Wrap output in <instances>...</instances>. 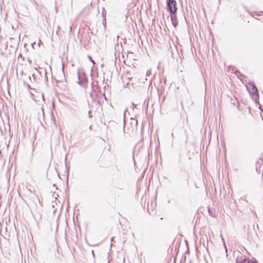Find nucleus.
Returning a JSON list of instances; mask_svg holds the SVG:
<instances>
[{"mask_svg": "<svg viewBox=\"0 0 263 263\" xmlns=\"http://www.w3.org/2000/svg\"><path fill=\"white\" fill-rule=\"evenodd\" d=\"M127 110L126 109L125 110H124V117H125V112Z\"/></svg>", "mask_w": 263, "mask_h": 263, "instance_id": "6e6552de", "label": "nucleus"}, {"mask_svg": "<svg viewBox=\"0 0 263 263\" xmlns=\"http://www.w3.org/2000/svg\"><path fill=\"white\" fill-rule=\"evenodd\" d=\"M171 21H172V24L173 25V26L176 27L177 25V18H176V16L175 15H173L171 16Z\"/></svg>", "mask_w": 263, "mask_h": 263, "instance_id": "7ed1b4c3", "label": "nucleus"}, {"mask_svg": "<svg viewBox=\"0 0 263 263\" xmlns=\"http://www.w3.org/2000/svg\"><path fill=\"white\" fill-rule=\"evenodd\" d=\"M78 79L79 80V84L82 86L85 85L87 83V78L84 73L81 72L79 70L78 71Z\"/></svg>", "mask_w": 263, "mask_h": 263, "instance_id": "f03ea898", "label": "nucleus"}, {"mask_svg": "<svg viewBox=\"0 0 263 263\" xmlns=\"http://www.w3.org/2000/svg\"><path fill=\"white\" fill-rule=\"evenodd\" d=\"M172 137H173V136H174V135H173V133H172Z\"/></svg>", "mask_w": 263, "mask_h": 263, "instance_id": "1a4fd4ad", "label": "nucleus"}, {"mask_svg": "<svg viewBox=\"0 0 263 263\" xmlns=\"http://www.w3.org/2000/svg\"><path fill=\"white\" fill-rule=\"evenodd\" d=\"M168 11L171 13L175 14L177 11L176 2L174 0H168L167 2Z\"/></svg>", "mask_w": 263, "mask_h": 263, "instance_id": "f257e3e1", "label": "nucleus"}, {"mask_svg": "<svg viewBox=\"0 0 263 263\" xmlns=\"http://www.w3.org/2000/svg\"><path fill=\"white\" fill-rule=\"evenodd\" d=\"M72 31V27L71 26L70 27V32H71Z\"/></svg>", "mask_w": 263, "mask_h": 263, "instance_id": "0eeeda50", "label": "nucleus"}, {"mask_svg": "<svg viewBox=\"0 0 263 263\" xmlns=\"http://www.w3.org/2000/svg\"><path fill=\"white\" fill-rule=\"evenodd\" d=\"M240 263H258L256 261L253 260L252 259H243Z\"/></svg>", "mask_w": 263, "mask_h": 263, "instance_id": "20e7f679", "label": "nucleus"}, {"mask_svg": "<svg viewBox=\"0 0 263 263\" xmlns=\"http://www.w3.org/2000/svg\"><path fill=\"white\" fill-rule=\"evenodd\" d=\"M250 85L252 86V92L253 93H256L258 91V90L255 85L254 84H250Z\"/></svg>", "mask_w": 263, "mask_h": 263, "instance_id": "39448f33", "label": "nucleus"}, {"mask_svg": "<svg viewBox=\"0 0 263 263\" xmlns=\"http://www.w3.org/2000/svg\"><path fill=\"white\" fill-rule=\"evenodd\" d=\"M89 58V59L90 60V61L93 63V64H95V63L94 62V61L92 59L91 57L90 56H88V57Z\"/></svg>", "mask_w": 263, "mask_h": 263, "instance_id": "423d86ee", "label": "nucleus"}]
</instances>
